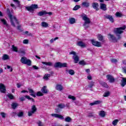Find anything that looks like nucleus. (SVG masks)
Returning <instances> with one entry per match:
<instances>
[{
	"mask_svg": "<svg viewBox=\"0 0 126 126\" xmlns=\"http://www.w3.org/2000/svg\"><path fill=\"white\" fill-rule=\"evenodd\" d=\"M8 17L10 18L11 25L13 26V27H16V26H15V24H16L17 25H18L17 27V29L18 30H21L20 28H21V25H19V22H18V20H17L16 17L12 16L11 14L9 13L8 14Z\"/></svg>",
	"mask_w": 126,
	"mask_h": 126,
	"instance_id": "obj_1",
	"label": "nucleus"
},
{
	"mask_svg": "<svg viewBox=\"0 0 126 126\" xmlns=\"http://www.w3.org/2000/svg\"><path fill=\"white\" fill-rule=\"evenodd\" d=\"M126 28V27L124 25L123 27L114 29V32L116 34V36H117L118 40H121L122 38V37H121V34L124 33V31L122 30H125Z\"/></svg>",
	"mask_w": 126,
	"mask_h": 126,
	"instance_id": "obj_2",
	"label": "nucleus"
},
{
	"mask_svg": "<svg viewBox=\"0 0 126 126\" xmlns=\"http://www.w3.org/2000/svg\"><path fill=\"white\" fill-rule=\"evenodd\" d=\"M81 17L83 20H84L85 22L84 23L83 26L84 27L85 29H87L89 27V24H90L91 21H90V19L87 17V15L85 14H83L81 15Z\"/></svg>",
	"mask_w": 126,
	"mask_h": 126,
	"instance_id": "obj_3",
	"label": "nucleus"
},
{
	"mask_svg": "<svg viewBox=\"0 0 126 126\" xmlns=\"http://www.w3.org/2000/svg\"><path fill=\"white\" fill-rule=\"evenodd\" d=\"M55 68H62V67H67V63H62L61 62H56L54 65Z\"/></svg>",
	"mask_w": 126,
	"mask_h": 126,
	"instance_id": "obj_4",
	"label": "nucleus"
},
{
	"mask_svg": "<svg viewBox=\"0 0 126 126\" xmlns=\"http://www.w3.org/2000/svg\"><path fill=\"white\" fill-rule=\"evenodd\" d=\"M37 112V107H36V105H33L32 106L31 111L28 112V115L29 117H31V116H33V114H35Z\"/></svg>",
	"mask_w": 126,
	"mask_h": 126,
	"instance_id": "obj_5",
	"label": "nucleus"
},
{
	"mask_svg": "<svg viewBox=\"0 0 126 126\" xmlns=\"http://www.w3.org/2000/svg\"><path fill=\"white\" fill-rule=\"evenodd\" d=\"M47 14L51 16V15H53V13L52 12H47L46 11L42 10L37 13L38 16H44V15H47Z\"/></svg>",
	"mask_w": 126,
	"mask_h": 126,
	"instance_id": "obj_6",
	"label": "nucleus"
},
{
	"mask_svg": "<svg viewBox=\"0 0 126 126\" xmlns=\"http://www.w3.org/2000/svg\"><path fill=\"white\" fill-rule=\"evenodd\" d=\"M21 62L24 64H27L28 65H31V61L27 59L26 57H22L21 59Z\"/></svg>",
	"mask_w": 126,
	"mask_h": 126,
	"instance_id": "obj_7",
	"label": "nucleus"
},
{
	"mask_svg": "<svg viewBox=\"0 0 126 126\" xmlns=\"http://www.w3.org/2000/svg\"><path fill=\"white\" fill-rule=\"evenodd\" d=\"M38 8V5L36 4H32L29 7H26L28 11H34L35 9Z\"/></svg>",
	"mask_w": 126,
	"mask_h": 126,
	"instance_id": "obj_8",
	"label": "nucleus"
},
{
	"mask_svg": "<svg viewBox=\"0 0 126 126\" xmlns=\"http://www.w3.org/2000/svg\"><path fill=\"white\" fill-rule=\"evenodd\" d=\"M57 107L58 108H56L55 110L56 111V113H59V112H61V109H63L64 108H65V105L64 103H61L58 104Z\"/></svg>",
	"mask_w": 126,
	"mask_h": 126,
	"instance_id": "obj_9",
	"label": "nucleus"
},
{
	"mask_svg": "<svg viewBox=\"0 0 126 126\" xmlns=\"http://www.w3.org/2000/svg\"><path fill=\"white\" fill-rule=\"evenodd\" d=\"M91 42L92 45H93V46H94L95 47H101V42L95 41L94 39H91Z\"/></svg>",
	"mask_w": 126,
	"mask_h": 126,
	"instance_id": "obj_10",
	"label": "nucleus"
},
{
	"mask_svg": "<svg viewBox=\"0 0 126 126\" xmlns=\"http://www.w3.org/2000/svg\"><path fill=\"white\" fill-rule=\"evenodd\" d=\"M51 116L54 117V118H57V119H60V120H64V118L63 115L58 114H51Z\"/></svg>",
	"mask_w": 126,
	"mask_h": 126,
	"instance_id": "obj_11",
	"label": "nucleus"
},
{
	"mask_svg": "<svg viewBox=\"0 0 126 126\" xmlns=\"http://www.w3.org/2000/svg\"><path fill=\"white\" fill-rule=\"evenodd\" d=\"M106 78H107V80H109L110 83H114V82H115V78L111 75H107Z\"/></svg>",
	"mask_w": 126,
	"mask_h": 126,
	"instance_id": "obj_12",
	"label": "nucleus"
},
{
	"mask_svg": "<svg viewBox=\"0 0 126 126\" xmlns=\"http://www.w3.org/2000/svg\"><path fill=\"white\" fill-rule=\"evenodd\" d=\"M104 17L105 18H106V19H109L112 23H114V18H113V16L111 15H106L104 16Z\"/></svg>",
	"mask_w": 126,
	"mask_h": 126,
	"instance_id": "obj_13",
	"label": "nucleus"
},
{
	"mask_svg": "<svg viewBox=\"0 0 126 126\" xmlns=\"http://www.w3.org/2000/svg\"><path fill=\"white\" fill-rule=\"evenodd\" d=\"M0 91L1 93H5L6 89H5V86L2 84H0Z\"/></svg>",
	"mask_w": 126,
	"mask_h": 126,
	"instance_id": "obj_14",
	"label": "nucleus"
},
{
	"mask_svg": "<svg viewBox=\"0 0 126 126\" xmlns=\"http://www.w3.org/2000/svg\"><path fill=\"white\" fill-rule=\"evenodd\" d=\"M77 46L81 48H86L87 45L84 42L82 41H78L77 44Z\"/></svg>",
	"mask_w": 126,
	"mask_h": 126,
	"instance_id": "obj_15",
	"label": "nucleus"
},
{
	"mask_svg": "<svg viewBox=\"0 0 126 126\" xmlns=\"http://www.w3.org/2000/svg\"><path fill=\"white\" fill-rule=\"evenodd\" d=\"M92 7L96 10H99V4L97 2H94L92 4Z\"/></svg>",
	"mask_w": 126,
	"mask_h": 126,
	"instance_id": "obj_16",
	"label": "nucleus"
},
{
	"mask_svg": "<svg viewBox=\"0 0 126 126\" xmlns=\"http://www.w3.org/2000/svg\"><path fill=\"white\" fill-rule=\"evenodd\" d=\"M56 89L58 91H62L63 90V87L61 84H57L56 87Z\"/></svg>",
	"mask_w": 126,
	"mask_h": 126,
	"instance_id": "obj_17",
	"label": "nucleus"
},
{
	"mask_svg": "<svg viewBox=\"0 0 126 126\" xmlns=\"http://www.w3.org/2000/svg\"><path fill=\"white\" fill-rule=\"evenodd\" d=\"M28 89L29 90V93H31L30 95L32 96V97H34V98H35L36 95L35 94V92H34V91H33L32 89L30 88H28Z\"/></svg>",
	"mask_w": 126,
	"mask_h": 126,
	"instance_id": "obj_18",
	"label": "nucleus"
},
{
	"mask_svg": "<svg viewBox=\"0 0 126 126\" xmlns=\"http://www.w3.org/2000/svg\"><path fill=\"white\" fill-rule=\"evenodd\" d=\"M108 36H109V39H110L111 40H112V41H116V42H117V41H118V38H116V37H115V36H114V35L110 33L108 34Z\"/></svg>",
	"mask_w": 126,
	"mask_h": 126,
	"instance_id": "obj_19",
	"label": "nucleus"
},
{
	"mask_svg": "<svg viewBox=\"0 0 126 126\" xmlns=\"http://www.w3.org/2000/svg\"><path fill=\"white\" fill-rule=\"evenodd\" d=\"M102 103V101L100 100H96L94 101V102H92L90 103V105L91 106H94V105H99V104H101Z\"/></svg>",
	"mask_w": 126,
	"mask_h": 126,
	"instance_id": "obj_20",
	"label": "nucleus"
},
{
	"mask_svg": "<svg viewBox=\"0 0 126 126\" xmlns=\"http://www.w3.org/2000/svg\"><path fill=\"white\" fill-rule=\"evenodd\" d=\"M99 84L101 85V86H103V87H105V88H108L109 87V86L107 83H106L105 82L102 81H99Z\"/></svg>",
	"mask_w": 126,
	"mask_h": 126,
	"instance_id": "obj_21",
	"label": "nucleus"
},
{
	"mask_svg": "<svg viewBox=\"0 0 126 126\" xmlns=\"http://www.w3.org/2000/svg\"><path fill=\"white\" fill-rule=\"evenodd\" d=\"M0 20L4 25H6V27H7L8 28H9V27H10L9 25L8 24V23L6 22V21L4 19H0Z\"/></svg>",
	"mask_w": 126,
	"mask_h": 126,
	"instance_id": "obj_22",
	"label": "nucleus"
},
{
	"mask_svg": "<svg viewBox=\"0 0 126 126\" xmlns=\"http://www.w3.org/2000/svg\"><path fill=\"white\" fill-rule=\"evenodd\" d=\"M100 7V9H102L104 11L107 10V6L105 5V4L101 3Z\"/></svg>",
	"mask_w": 126,
	"mask_h": 126,
	"instance_id": "obj_23",
	"label": "nucleus"
},
{
	"mask_svg": "<svg viewBox=\"0 0 126 126\" xmlns=\"http://www.w3.org/2000/svg\"><path fill=\"white\" fill-rule=\"evenodd\" d=\"M126 78H122V80H121V86L124 87L126 86Z\"/></svg>",
	"mask_w": 126,
	"mask_h": 126,
	"instance_id": "obj_24",
	"label": "nucleus"
},
{
	"mask_svg": "<svg viewBox=\"0 0 126 126\" xmlns=\"http://www.w3.org/2000/svg\"><path fill=\"white\" fill-rule=\"evenodd\" d=\"M82 5H83L84 7H89V5H90V3L88 1H84L82 3Z\"/></svg>",
	"mask_w": 126,
	"mask_h": 126,
	"instance_id": "obj_25",
	"label": "nucleus"
},
{
	"mask_svg": "<svg viewBox=\"0 0 126 126\" xmlns=\"http://www.w3.org/2000/svg\"><path fill=\"white\" fill-rule=\"evenodd\" d=\"M73 59L75 63H77L79 62V58H78V56L77 55H75L74 56H73Z\"/></svg>",
	"mask_w": 126,
	"mask_h": 126,
	"instance_id": "obj_26",
	"label": "nucleus"
},
{
	"mask_svg": "<svg viewBox=\"0 0 126 126\" xmlns=\"http://www.w3.org/2000/svg\"><path fill=\"white\" fill-rule=\"evenodd\" d=\"M41 92L44 93V94H46L48 93V90H47V86H43V88L41 89Z\"/></svg>",
	"mask_w": 126,
	"mask_h": 126,
	"instance_id": "obj_27",
	"label": "nucleus"
},
{
	"mask_svg": "<svg viewBox=\"0 0 126 126\" xmlns=\"http://www.w3.org/2000/svg\"><path fill=\"white\" fill-rule=\"evenodd\" d=\"M41 26H42V27H44V28H47V27L49 26V24L45 22H42L41 23Z\"/></svg>",
	"mask_w": 126,
	"mask_h": 126,
	"instance_id": "obj_28",
	"label": "nucleus"
},
{
	"mask_svg": "<svg viewBox=\"0 0 126 126\" xmlns=\"http://www.w3.org/2000/svg\"><path fill=\"white\" fill-rule=\"evenodd\" d=\"M64 121H65V122H66V123H70V122H71V121H72V119H71V118H70L68 116H67L65 118Z\"/></svg>",
	"mask_w": 126,
	"mask_h": 126,
	"instance_id": "obj_29",
	"label": "nucleus"
},
{
	"mask_svg": "<svg viewBox=\"0 0 126 126\" xmlns=\"http://www.w3.org/2000/svg\"><path fill=\"white\" fill-rule=\"evenodd\" d=\"M69 22L70 24H74L75 23V19L74 18H71L69 19Z\"/></svg>",
	"mask_w": 126,
	"mask_h": 126,
	"instance_id": "obj_30",
	"label": "nucleus"
},
{
	"mask_svg": "<svg viewBox=\"0 0 126 126\" xmlns=\"http://www.w3.org/2000/svg\"><path fill=\"white\" fill-rule=\"evenodd\" d=\"M8 59H9V57L7 54H4L2 57L3 61H6V60H8Z\"/></svg>",
	"mask_w": 126,
	"mask_h": 126,
	"instance_id": "obj_31",
	"label": "nucleus"
},
{
	"mask_svg": "<svg viewBox=\"0 0 126 126\" xmlns=\"http://www.w3.org/2000/svg\"><path fill=\"white\" fill-rule=\"evenodd\" d=\"M14 2H16L17 7H21L20 1L18 0H13Z\"/></svg>",
	"mask_w": 126,
	"mask_h": 126,
	"instance_id": "obj_32",
	"label": "nucleus"
},
{
	"mask_svg": "<svg viewBox=\"0 0 126 126\" xmlns=\"http://www.w3.org/2000/svg\"><path fill=\"white\" fill-rule=\"evenodd\" d=\"M42 63H43V64H45V65H48L49 66H52V65H53V63H52L51 62H42Z\"/></svg>",
	"mask_w": 126,
	"mask_h": 126,
	"instance_id": "obj_33",
	"label": "nucleus"
},
{
	"mask_svg": "<svg viewBox=\"0 0 126 126\" xmlns=\"http://www.w3.org/2000/svg\"><path fill=\"white\" fill-rule=\"evenodd\" d=\"M51 77V74H45L43 77V79L49 80V78Z\"/></svg>",
	"mask_w": 126,
	"mask_h": 126,
	"instance_id": "obj_34",
	"label": "nucleus"
},
{
	"mask_svg": "<svg viewBox=\"0 0 126 126\" xmlns=\"http://www.w3.org/2000/svg\"><path fill=\"white\" fill-rule=\"evenodd\" d=\"M99 115L100 116V117L104 118V117L106 116V113H105V111H100Z\"/></svg>",
	"mask_w": 126,
	"mask_h": 126,
	"instance_id": "obj_35",
	"label": "nucleus"
},
{
	"mask_svg": "<svg viewBox=\"0 0 126 126\" xmlns=\"http://www.w3.org/2000/svg\"><path fill=\"white\" fill-rule=\"evenodd\" d=\"M7 96L10 100H13V99H14V96H13V95H12V94H7Z\"/></svg>",
	"mask_w": 126,
	"mask_h": 126,
	"instance_id": "obj_36",
	"label": "nucleus"
},
{
	"mask_svg": "<svg viewBox=\"0 0 126 126\" xmlns=\"http://www.w3.org/2000/svg\"><path fill=\"white\" fill-rule=\"evenodd\" d=\"M12 49L13 52H16V53H18V48L16 46H14V45H12Z\"/></svg>",
	"mask_w": 126,
	"mask_h": 126,
	"instance_id": "obj_37",
	"label": "nucleus"
},
{
	"mask_svg": "<svg viewBox=\"0 0 126 126\" xmlns=\"http://www.w3.org/2000/svg\"><path fill=\"white\" fill-rule=\"evenodd\" d=\"M18 53H19V54H21V55L25 54V51L22 49H20L19 50H18Z\"/></svg>",
	"mask_w": 126,
	"mask_h": 126,
	"instance_id": "obj_38",
	"label": "nucleus"
},
{
	"mask_svg": "<svg viewBox=\"0 0 126 126\" xmlns=\"http://www.w3.org/2000/svg\"><path fill=\"white\" fill-rule=\"evenodd\" d=\"M12 108L14 109H16V107L18 106V104L17 103H13L11 104Z\"/></svg>",
	"mask_w": 126,
	"mask_h": 126,
	"instance_id": "obj_39",
	"label": "nucleus"
},
{
	"mask_svg": "<svg viewBox=\"0 0 126 126\" xmlns=\"http://www.w3.org/2000/svg\"><path fill=\"white\" fill-rule=\"evenodd\" d=\"M118 123H119V120L116 119L112 122V125L113 126H117V125H118Z\"/></svg>",
	"mask_w": 126,
	"mask_h": 126,
	"instance_id": "obj_40",
	"label": "nucleus"
},
{
	"mask_svg": "<svg viewBox=\"0 0 126 126\" xmlns=\"http://www.w3.org/2000/svg\"><path fill=\"white\" fill-rule=\"evenodd\" d=\"M68 98L69 99H71V100H73V101H75L76 100V98H75L74 96H72L71 95H68Z\"/></svg>",
	"mask_w": 126,
	"mask_h": 126,
	"instance_id": "obj_41",
	"label": "nucleus"
},
{
	"mask_svg": "<svg viewBox=\"0 0 126 126\" xmlns=\"http://www.w3.org/2000/svg\"><path fill=\"white\" fill-rule=\"evenodd\" d=\"M68 72L69 74H70V75H73L75 73L74 70H73V69H69L68 71Z\"/></svg>",
	"mask_w": 126,
	"mask_h": 126,
	"instance_id": "obj_42",
	"label": "nucleus"
},
{
	"mask_svg": "<svg viewBox=\"0 0 126 126\" xmlns=\"http://www.w3.org/2000/svg\"><path fill=\"white\" fill-rule=\"evenodd\" d=\"M97 39H98L99 41H103V36H102V35L101 34H98L97 36Z\"/></svg>",
	"mask_w": 126,
	"mask_h": 126,
	"instance_id": "obj_43",
	"label": "nucleus"
},
{
	"mask_svg": "<svg viewBox=\"0 0 126 126\" xmlns=\"http://www.w3.org/2000/svg\"><path fill=\"white\" fill-rule=\"evenodd\" d=\"M79 64L81 65H86V63L84 61H81L79 62Z\"/></svg>",
	"mask_w": 126,
	"mask_h": 126,
	"instance_id": "obj_44",
	"label": "nucleus"
},
{
	"mask_svg": "<svg viewBox=\"0 0 126 126\" xmlns=\"http://www.w3.org/2000/svg\"><path fill=\"white\" fill-rule=\"evenodd\" d=\"M110 62H111V63H116L118 62V60L116 59H111Z\"/></svg>",
	"mask_w": 126,
	"mask_h": 126,
	"instance_id": "obj_45",
	"label": "nucleus"
},
{
	"mask_svg": "<svg viewBox=\"0 0 126 126\" xmlns=\"http://www.w3.org/2000/svg\"><path fill=\"white\" fill-rule=\"evenodd\" d=\"M80 8V5H76L74 8H73V10H77Z\"/></svg>",
	"mask_w": 126,
	"mask_h": 126,
	"instance_id": "obj_46",
	"label": "nucleus"
},
{
	"mask_svg": "<svg viewBox=\"0 0 126 126\" xmlns=\"http://www.w3.org/2000/svg\"><path fill=\"white\" fill-rule=\"evenodd\" d=\"M23 115H24V114L23 112H20L17 114V116L19 117V118H21V117H23Z\"/></svg>",
	"mask_w": 126,
	"mask_h": 126,
	"instance_id": "obj_47",
	"label": "nucleus"
},
{
	"mask_svg": "<svg viewBox=\"0 0 126 126\" xmlns=\"http://www.w3.org/2000/svg\"><path fill=\"white\" fill-rule=\"evenodd\" d=\"M58 39H59V37H56L55 38H52L50 40V42L51 44H53V43H54V41H56V40H58Z\"/></svg>",
	"mask_w": 126,
	"mask_h": 126,
	"instance_id": "obj_48",
	"label": "nucleus"
},
{
	"mask_svg": "<svg viewBox=\"0 0 126 126\" xmlns=\"http://www.w3.org/2000/svg\"><path fill=\"white\" fill-rule=\"evenodd\" d=\"M115 15L116 17H122V14L119 12H116V13L115 14Z\"/></svg>",
	"mask_w": 126,
	"mask_h": 126,
	"instance_id": "obj_49",
	"label": "nucleus"
},
{
	"mask_svg": "<svg viewBox=\"0 0 126 126\" xmlns=\"http://www.w3.org/2000/svg\"><path fill=\"white\" fill-rule=\"evenodd\" d=\"M108 96H110V92L105 93L103 95V97H108Z\"/></svg>",
	"mask_w": 126,
	"mask_h": 126,
	"instance_id": "obj_50",
	"label": "nucleus"
},
{
	"mask_svg": "<svg viewBox=\"0 0 126 126\" xmlns=\"http://www.w3.org/2000/svg\"><path fill=\"white\" fill-rule=\"evenodd\" d=\"M37 124L38 126H44L43 123L41 121L37 122Z\"/></svg>",
	"mask_w": 126,
	"mask_h": 126,
	"instance_id": "obj_51",
	"label": "nucleus"
},
{
	"mask_svg": "<svg viewBox=\"0 0 126 126\" xmlns=\"http://www.w3.org/2000/svg\"><path fill=\"white\" fill-rule=\"evenodd\" d=\"M0 115L3 119H4L6 116V114H5L4 112H1Z\"/></svg>",
	"mask_w": 126,
	"mask_h": 126,
	"instance_id": "obj_52",
	"label": "nucleus"
},
{
	"mask_svg": "<svg viewBox=\"0 0 126 126\" xmlns=\"http://www.w3.org/2000/svg\"><path fill=\"white\" fill-rule=\"evenodd\" d=\"M43 94L41 92H38L36 94V96H43Z\"/></svg>",
	"mask_w": 126,
	"mask_h": 126,
	"instance_id": "obj_53",
	"label": "nucleus"
},
{
	"mask_svg": "<svg viewBox=\"0 0 126 126\" xmlns=\"http://www.w3.org/2000/svg\"><path fill=\"white\" fill-rule=\"evenodd\" d=\"M94 86V82H92L90 83V84L89 85V88H92Z\"/></svg>",
	"mask_w": 126,
	"mask_h": 126,
	"instance_id": "obj_54",
	"label": "nucleus"
},
{
	"mask_svg": "<svg viewBox=\"0 0 126 126\" xmlns=\"http://www.w3.org/2000/svg\"><path fill=\"white\" fill-rule=\"evenodd\" d=\"M7 68L8 69H10V72H12V70H13V69H12V68L10 66H9V65H7Z\"/></svg>",
	"mask_w": 126,
	"mask_h": 126,
	"instance_id": "obj_55",
	"label": "nucleus"
},
{
	"mask_svg": "<svg viewBox=\"0 0 126 126\" xmlns=\"http://www.w3.org/2000/svg\"><path fill=\"white\" fill-rule=\"evenodd\" d=\"M69 55H73V57H75V56H76V53L74 51H71L69 53Z\"/></svg>",
	"mask_w": 126,
	"mask_h": 126,
	"instance_id": "obj_56",
	"label": "nucleus"
},
{
	"mask_svg": "<svg viewBox=\"0 0 126 126\" xmlns=\"http://www.w3.org/2000/svg\"><path fill=\"white\" fill-rule=\"evenodd\" d=\"M29 40L28 39H24L23 41V44H28Z\"/></svg>",
	"mask_w": 126,
	"mask_h": 126,
	"instance_id": "obj_57",
	"label": "nucleus"
},
{
	"mask_svg": "<svg viewBox=\"0 0 126 126\" xmlns=\"http://www.w3.org/2000/svg\"><path fill=\"white\" fill-rule=\"evenodd\" d=\"M10 6H11L12 7H13L14 9H16V6H15V5H14V4H13V3H11V4H10Z\"/></svg>",
	"mask_w": 126,
	"mask_h": 126,
	"instance_id": "obj_58",
	"label": "nucleus"
},
{
	"mask_svg": "<svg viewBox=\"0 0 126 126\" xmlns=\"http://www.w3.org/2000/svg\"><path fill=\"white\" fill-rule=\"evenodd\" d=\"M20 101H21V102H23V101H25V98L22 97L20 98Z\"/></svg>",
	"mask_w": 126,
	"mask_h": 126,
	"instance_id": "obj_59",
	"label": "nucleus"
},
{
	"mask_svg": "<svg viewBox=\"0 0 126 126\" xmlns=\"http://www.w3.org/2000/svg\"><path fill=\"white\" fill-rule=\"evenodd\" d=\"M32 67H33V68H34V69H39V67H38L36 65H33Z\"/></svg>",
	"mask_w": 126,
	"mask_h": 126,
	"instance_id": "obj_60",
	"label": "nucleus"
},
{
	"mask_svg": "<svg viewBox=\"0 0 126 126\" xmlns=\"http://www.w3.org/2000/svg\"><path fill=\"white\" fill-rule=\"evenodd\" d=\"M88 117H94V115H93V113H90L88 115Z\"/></svg>",
	"mask_w": 126,
	"mask_h": 126,
	"instance_id": "obj_61",
	"label": "nucleus"
},
{
	"mask_svg": "<svg viewBox=\"0 0 126 126\" xmlns=\"http://www.w3.org/2000/svg\"><path fill=\"white\" fill-rule=\"evenodd\" d=\"M123 70L124 73H126V67H123Z\"/></svg>",
	"mask_w": 126,
	"mask_h": 126,
	"instance_id": "obj_62",
	"label": "nucleus"
},
{
	"mask_svg": "<svg viewBox=\"0 0 126 126\" xmlns=\"http://www.w3.org/2000/svg\"><path fill=\"white\" fill-rule=\"evenodd\" d=\"M25 97H26L27 99H28V100H31V97L30 96H29V95H26V96H25Z\"/></svg>",
	"mask_w": 126,
	"mask_h": 126,
	"instance_id": "obj_63",
	"label": "nucleus"
},
{
	"mask_svg": "<svg viewBox=\"0 0 126 126\" xmlns=\"http://www.w3.org/2000/svg\"><path fill=\"white\" fill-rule=\"evenodd\" d=\"M86 72H87L88 74L90 73V69H86Z\"/></svg>",
	"mask_w": 126,
	"mask_h": 126,
	"instance_id": "obj_64",
	"label": "nucleus"
}]
</instances>
